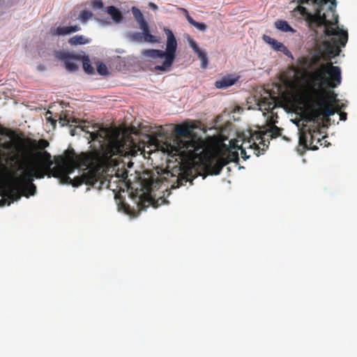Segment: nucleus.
<instances>
[{
	"label": "nucleus",
	"mask_w": 357,
	"mask_h": 357,
	"mask_svg": "<svg viewBox=\"0 0 357 357\" xmlns=\"http://www.w3.org/2000/svg\"><path fill=\"white\" fill-rule=\"evenodd\" d=\"M58 162L62 165L52 167L54 162L50 153L46 151L38 152L36 163H29L20 176H13V184L17 185L22 194L29 197L36 192V186L33 183L34 178L53 176L59 178L61 183L71 184L73 187H78L84 183L95 187L101 178L100 169L98 168L90 169L73 179L69 176L75 169L89 167L90 158L85 153L78 155L73 150L68 149L65 151L64 157H59Z\"/></svg>",
	"instance_id": "1"
},
{
	"label": "nucleus",
	"mask_w": 357,
	"mask_h": 357,
	"mask_svg": "<svg viewBox=\"0 0 357 357\" xmlns=\"http://www.w3.org/2000/svg\"><path fill=\"white\" fill-rule=\"evenodd\" d=\"M341 69L332 62L321 64L309 75L310 90L303 91L300 98L314 121L321 116L328 117L337 112L335 106L329 102L326 89H334L341 84Z\"/></svg>",
	"instance_id": "2"
},
{
	"label": "nucleus",
	"mask_w": 357,
	"mask_h": 357,
	"mask_svg": "<svg viewBox=\"0 0 357 357\" xmlns=\"http://www.w3.org/2000/svg\"><path fill=\"white\" fill-rule=\"evenodd\" d=\"M318 5L315 13L310 16V21L317 26H325L324 33L327 36H333L323 43L324 55L331 59L338 56L340 47H344L348 41L347 31L333 27L338 23V15L335 13L336 0H312Z\"/></svg>",
	"instance_id": "3"
},
{
	"label": "nucleus",
	"mask_w": 357,
	"mask_h": 357,
	"mask_svg": "<svg viewBox=\"0 0 357 357\" xmlns=\"http://www.w3.org/2000/svg\"><path fill=\"white\" fill-rule=\"evenodd\" d=\"M90 128L94 129L95 126L79 125L71 129L70 133L71 136H75L77 134L76 130L79 129L89 134L88 139L99 143L102 157L107 162L109 160L113 161V156H123L126 154V144L118 135L112 134L107 128L90 130Z\"/></svg>",
	"instance_id": "4"
},
{
	"label": "nucleus",
	"mask_w": 357,
	"mask_h": 357,
	"mask_svg": "<svg viewBox=\"0 0 357 357\" xmlns=\"http://www.w3.org/2000/svg\"><path fill=\"white\" fill-rule=\"evenodd\" d=\"M192 127L181 123L175 126L176 139L174 140L173 149L176 152L187 153L191 157L202 159L205 154V143L199 137H197L191 130Z\"/></svg>",
	"instance_id": "5"
},
{
	"label": "nucleus",
	"mask_w": 357,
	"mask_h": 357,
	"mask_svg": "<svg viewBox=\"0 0 357 357\" xmlns=\"http://www.w3.org/2000/svg\"><path fill=\"white\" fill-rule=\"evenodd\" d=\"M164 31L167 35L166 51L149 49L142 52V54L147 58L165 59L162 65L155 66V69L160 71H167L170 69L176 59L177 49V41L173 32L168 28H165Z\"/></svg>",
	"instance_id": "6"
},
{
	"label": "nucleus",
	"mask_w": 357,
	"mask_h": 357,
	"mask_svg": "<svg viewBox=\"0 0 357 357\" xmlns=\"http://www.w3.org/2000/svg\"><path fill=\"white\" fill-rule=\"evenodd\" d=\"M205 155H202V159L201 161L206 162L205 169L206 172L210 175H218L223 167L229 164V162L238 161V153L236 151H232L229 150L226 157L221 156L218 158H215L208 155V153L205 151Z\"/></svg>",
	"instance_id": "7"
},
{
	"label": "nucleus",
	"mask_w": 357,
	"mask_h": 357,
	"mask_svg": "<svg viewBox=\"0 0 357 357\" xmlns=\"http://www.w3.org/2000/svg\"><path fill=\"white\" fill-rule=\"evenodd\" d=\"M324 139V136L321 135L318 128L313 130L309 128L307 130L303 128L300 133L299 143L305 148L317 150L318 144L322 145L321 141Z\"/></svg>",
	"instance_id": "8"
},
{
	"label": "nucleus",
	"mask_w": 357,
	"mask_h": 357,
	"mask_svg": "<svg viewBox=\"0 0 357 357\" xmlns=\"http://www.w3.org/2000/svg\"><path fill=\"white\" fill-rule=\"evenodd\" d=\"M263 137L261 132H255L250 133V136L247 139H243L241 146L235 145L234 147L248 149L252 151L256 156L264 154L265 149L259 147V144L263 145Z\"/></svg>",
	"instance_id": "9"
},
{
	"label": "nucleus",
	"mask_w": 357,
	"mask_h": 357,
	"mask_svg": "<svg viewBox=\"0 0 357 357\" xmlns=\"http://www.w3.org/2000/svg\"><path fill=\"white\" fill-rule=\"evenodd\" d=\"M131 11L139 29L142 31L144 40L151 43H158L159 40L157 37L151 34L148 23L145 21L141 10L137 7L133 6L131 8Z\"/></svg>",
	"instance_id": "10"
},
{
	"label": "nucleus",
	"mask_w": 357,
	"mask_h": 357,
	"mask_svg": "<svg viewBox=\"0 0 357 357\" xmlns=\"http://www.w3.org/2000/svg\"><path fill=\"white\" fill-rule=\"evenodd\" d=\"M81 30L79 25L57 26L51 29L50 33L53 36H61L69 35Z\"/></svg>",
	"instance_id": "11"
},
{
	"label": "nucleus",
	"mask_w": 357,
	"mask_h": 357,
	"mask_svg": "<svg viewBox=\"0 0 357 357\" xmlns=\"http://www.w3.org/2000/svg\"><path fill=\"white\" fill-rule=\"evenodd\" d=\"M189 44L191 48L193 50V51L197 54L199 59L201 60L202 68H206L208 66V56L205 50L201 49L198 46L197 42L192 38H190L189 40Z\"/></svg>",
	"instance_id": "12"
},
{
	"label": "nucleus",
	"mask_w": 357,
	"mask_h": 357,
	"mask_svg": "<svg viewBox=\"0 0 357 357\" xmlns=\"http://www.w3.org/2000/svg\"><path fill=\"white\" fill-rule=\"evenodd\" d=\"M59 58L63 61L64 66L68 71L73 72L77 69V64L72 61V59H80L79 56L61 53Z\"/></svg>",
	"instance_id": "13"
},
{
	"label": "nucleus",
	"mask_w": 357,
	"mask_h": 357,
	"mask_svg": "<svg viewBox=\"0 0 357 357\" xmlns=\"http://www.w3.org/2000/svg\"><path fill=\"white\" fill-rule=\"evenodd\" d=\"M282 129L280 128H278V126L275 125H272L268 130H266L265 132H261L262 137H263V146L264 147H268V144H266V137L267 138H276L282 135ZM268 144H269V142L268 141Z\"/></svg>",
	"instance_id": "14"
},
{
	"label": "nucleus",
	"mask_w": 357,
	"mask_h": 357,
	"mask_svg": "<svg viewBox=\"0 0 357 357\" xmlns=\"http://www.w3.org/2000/svg\"><path fill=\"white\" fill-rule=\"evenodd\" d=\"M264 40L271 45V47L276 51L285 52L287 51V47L284 46V45L279 41H278L276 39H274L268 36L264 35L263 36Z\"/></svg>",
	"instance_id": "15"
},
{
	"label": "nucleus",
	"mask_w": 357,
	"mask_h": 357,
	"mask_svg": "<svg viewBox=\"0 0 357 357\" xmlns=\"http://www.w3.org/2000/svg\"><path fill=\"white\" fill-rule=\"evenodd\" d=\"M106 12L109 15L115 23H120L122 22L123 17L121 12L115 6H109L106 8Z\"/></svg>",
	"instance_id": "16"
},
{
	"label": "nucleus",
	"mask_w": 357,
	"mask_h": 357,
	"mask_svg": "<svg viewBox=\"0 0 357 357\" xmlns=\"http://www.w3.org/2000/svg\"><path fill=\"white\" fill-rule=\"evenodd\" d=\"M8 200L11 202L18 200L22 196H24L21 191L18 189L17 185H14L13 188H11L7 194Z\"/></svg>",
	"instance_id": "17"
},
{
	"label": "nucleus",
	"mask_w": 357,
	"mask_h": 357,
	"mask_svg": "<svg viewBox=\"0 0 357 357\" xmlns=\"http://www.w3.org/2000/svg\"><path fill=\"white\" fill-rule=\"evenodd\" d=\"M275 26L283 32H292L296 31L285 20H278L275 22Z\"/></svg>",
	"instance_id": "18"
},
{
	"label": "nucleus",
	"mask_w": 357,
	"mask_h": 357,
	"mask_svg": "<svg viewBox=\"0 0 357 357\" xmlns=\"http://www.w3.org/2000/svg\"><path fill=\"white\" fill-rule=\"evenodd\" d=\"M90 43V40L82 35H76L68 40V43L71 45H85Z\"/></svg>",
	"instance_id": "19"
},
{
	"label": "nucleus",
	"mask_w": 357,
	"mask_h": 357,
	"mask_svg": "<svg viewBox=\"0 0 357 357\" xmlns=\"http://www.w3.org/2000/svg\"><path fill=\"white\" fill-rule=\"evenodd\" d=\"M261 109H263L269 112L272 111L275 107V98L271 97V100L264 98L259 105Z\"/></svg>",
	"instance_id": "20"
},
{
	"label": "nucleus",
	"mask_w": 357,
	"mask_h": 357,
	"mask_svg": "<svg viewBox=\"0 0 357 357\" xmlns=\"http://www.w3.org/2000/svg\"><path fill=\"white\" fill-rule=\"evenodd\" d=\"M191 182L192 183V179L190 178V176L187 174H185V172L183 173H181L179 174V175L178 176L177 178H176V185H175L174 184L172 185V188H179L182 185H185V183L187 182Z\"/></svg>",
	"instance_id": "21"
},
{
	"label": "nucleus",
	"mask_w": 357,
	"mask_h": 357,
	"mask_svg": "<svg viewBox=\"0 0 357 357\" xmlns=\"http://www.w3.org/2000/svg\"><path fill=\"white\" fill-rule=\"evenodd\" d=\"M234 84V80L230 78H222L220 80L216 81L215 86L218 89H225Z\"/></svg>",
	"instance_id": "22"
},
{
	"label": "nucleus",
	"mask_w": 357,
	"mask_h": 357,
	"mask_svg": "<svg viewBox=\"0 0 357 357\" xmlns=\"http://www.w3.org/2000/svg\"><path fill=\"white\" fill-rule=\"evenodd\" d=\"M59 122L61 124V126H65L69 125L70 123H78V120L75 119V117H68L66 114L63 115H59Z\"/></svg>",
	"instance_id": "23"
},
{
	"label": "nucleus",
	"mask_w": 357,
	"mask_h": 357,
	"mask_svg": "<svg viewBox=\"0 0 357 357\" xmlns=\"http://www.w3.org/2000/svg\"><path fill=\"white\" fill-rule=\"evenodd\" d=\"M82 66L84 70L88 74H93L94 73L93 67L90 64V60L88 56L82 57Z\"/></svg>",
	"instance_id": "24"
},
{
	"label": "nucleus",
	"mask_w": 357,
	"mask_h": 357,
	"mask_svg": "<svg viewBox=\"0 0 357 357\" xmlns=\"http://www.w3.org/2000/svg\"><path fill=\"white\" fill-rule=\"evenodd\" d=\"M93 15L91 12L86 10H83L79 13V19L81 20L82 22L85 23L90 18H91Z\"/></svg>",
	"instance_id": "25"
},
{
	"label": "nucleus",
	"mask_w": 357,
	"mask_h": 357,
	"mask_svg": "<svg viewBox=\"0 0 357 357\" xmlns=\"http://www.w3.org/2000/svg\"><path fill=\"white\" fill-rule=\"evenodd\" d=\"M97 71L100 75H105L108 73L107 68L103 63H99L97 65Z\"/></svg>",
	"instance_id": "26"
},
{
	"label": "nucleus",
	"mask_w": 357,
	"mask_h": 357,
	"mask_svg": "<svg viewBox=\"0 0 357 357\" xmlns=\"http://www.w3.org/2000/svg\"><path fill=\"white\" fill-rule=\"evenodd\" d=\"M91 6L93 8L100 9L103 7V2L102 0H92L91 1Z\"/></svg>",
	"instance_id": "27"
},
{
	"label": "nucleus",
	"mask_w": 357,
	"mask_h": 357,
	"mask_svg": "<svg viewBox=\"0 0 357 357\" xmlns=\"http://www.w3.org/2000/svg\"><path fill=\"white\" fill-rule=\"evenodd\" d=\"M49 142L45 139H40L38 142V148L40 149H45L49 146Z\"/></svg>",
	"instance_id": "28"
},
{
	"label": "nucleus",
	"mask_w": 357,
	"mask_h": 357,
	"mask_svg": "<svg viewBox=\"0 0 357 357\" xmlns=\"http://www.w3.org/2000/svg\"><path fill=\"white\" fill-rule=\"evenodd\" d=\"M193 26L195 27H196L197 29H198L199 30L202 31H206V29H207L206 25L204 23H202V22H195V23L194 24Z\"/></svg>",
	"instance_id": "29"
},
{
	"label": "nucleus",
	"mask_w": 357,
	"mask_h": 357,
	"mask_svg": "<svg viewBox=\"0 0 357 357\" xmlns=\"http://www.w3.org/2000/svg\"><path fill=\"white\" fill-rule=\"evenodd\" d=\"M131 38L133 40L135 41H142L143 38V34L142 33H135L131 36Z\"/></svg>",
	"instance_id": "30"
},
{
	"label": "nucleus",
	"mask_w": 357,
	"mask_h": 357,
	"mask_svg": "<svg viewBox=\"0 0 357 357\" xmlns=\"http://www.w3.org/2000/svg\"><path fill=\"white\" fill-rule=\"evenodd\" d=\"M183 11L186 13L185 15V17L187 19V20L188 21V22L192 24V26L194 25V24L195 23L196 21H195L192 17L188 14V12L186 9L185 8H183Z\"/></svg>",
	"instance_id": "31"
},
{
	"label": "nucleus",
	"mask_w": 357,
	"mask_h": 357,
	"mask_svg": "<svg viewBox=\"0 0 357 357\" xmlns=\"http://www.w3.org/2000/svg\"><path fill=\"white\" fill-rule=\"evenodd\" d=\"M52 114L51 112H48L46 114V120L49 122H50L52 123V125L55 127L56 126V119H55L54 118H52V116H47V114Z\"/></svg>",
	"instance_id": "32"
},
{
	"label": "nucleus",
	"mask_w": 357,
	"mask_h": 357,
	"mask_svg": "<svg viewBox=\"0 0 357 357\" xmlns=\"http://www.w3.org/2000/svg\"><path fill=\"white\" fill-rule=\"evenodd\" d=\"M238 150H241V157L245 160L250 158V155L247 154L246 149L244 148H238Z\"/></svg>",
	"instance_id": "33"
},
{
	"label": "nucleus",
	"mask_w": 357,
	"mask_h": 357,
	"mask_svg": "<svg viewBox=\"0 0 357 357\" xmlns=\"http://www.w3.org/2000/svg\"><path fill=\"white\" fill-rule=\"evenodd\" d=\"M337 112L339 114L340 121H346L347 120V114L346 112H342V111Z\"/></svg>",
	"instance_id": "34"
},
{
	"label": "nucleus",
	"mask_w": 357,
	"mask_h": 357,
	"mask_svg": "<svg viewBox=\"0 0 357 357\" xmlns=\"http://www.w3.org/2000/svg\"><path fill=\"white\" fill-rule=\"evenodd\" d=\"M6 204L10 205V202L8 201V199H6L5 197H3L0 200V206H5Z\"/></svg>",
	"instance_id": "35"
},
{
	"label": "nucleus",
	"mask_w": 357,
	"mask_h": 357,
	"mask_svg": "<svg viewBox=\"0 0 357 357\" xmlns=\"http://www.w3.org/2000/svg\"><path fill=\"white\" fill-rule=\"evenodd\" d=\"M335 106L337 112L341 111V109L344 108L346 107V105L343 103H342L341 105L336 104Z\"/></svg>",
	"instance_id": "36"
},
{
	"label": "nucleus",
	"mask_w": 357,
	"mask_h": 357,
	"mask_svg": "<svg viewBox=\"0 0 357 357\" xmlns=\"http://www.w3.org/2000/svg\"><path fill=\"white\" fill-rule=\"evenodd\" d=\"M149 6L152 9H156L158 8L157 6L153 3H150Z\"/></svg>",
	"instance_id": "37"
},
{
	"label": "nucleus",
	"mask_w": 357,
	"mask_h": 357,
	"mask_svg": "<svg viewBox=\"0 0 357 357\" xmlns=\"http://www.w3.org/2000/svg\"><path fill=\"white\" fill-rule=\"evenodd\" d=\"M3 171H5V172H7V169H6V167H4L3 168ZM1 171H2V169H1Z\"/></svg>",
	"instance_id": "38"
},
{
	"label": "nucleus",
	"mask_w": 357,
	"mask_h": 357,
	"mask_svg": "<svg viewBox=\"0 0 357 357\" xmlns=\"http://www.w3.org/2000/svg\"><path fill=\"white\" fill-rule=\"evenodd\" d=\"M2 177H3V175L1 174H0V180L2 178Z\"/></svg>",
	"instance_id": "39"
}]
</instances>
